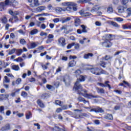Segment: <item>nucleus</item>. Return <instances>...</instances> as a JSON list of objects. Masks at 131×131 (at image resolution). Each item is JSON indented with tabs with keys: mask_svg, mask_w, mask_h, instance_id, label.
Instances as JSON below:
<instances>
[{
	"mask_svg": "<svg viewBox=\"0 0 131 131\" xmlns=\"http://www.w3.org/2000/svg\"><path fill=\"white\" fill-rule=\"evenodd\" d=\"M31 113L29 112V113L27 114L26 115V119H29L30 117H31Z\"/></svg>",
	"mask_w": 131,
	"mask_h": 131,
	"instance_id": "49",
	"label": "nucleus"
},
{
	"mask_svg": "<svg viewBox=\"0 0 131 131\" xmlns=\"http://www.w3.org/2000/svg\"><path fill=\"white\" fill-rule=\"evenodd\" d=\"M31 8H34L37 6H39V3H38V0H34V3L30 4Z\"/></svg>",
	"mask_w": 131,
	"mask_h": 131,
	"instance_id": "11",
	"label": "nucleus"
},
{
	"mask_svg": "<svg viewBox=\"0 0 131 131\" xmlns=\"http://www.w3.org/2000/svg\"><path fill=\"white\" fill-rule=\"evenodd\" d=\"M100 8L98 6H95L93 7L91 10V13H95V12H97V11H99Z\"/></svg>",
	"mask_w": 131,
	"mask_h": 131,
	"instance_id": "26",
	"label": "nucleus"
},
{
	"mask_svg": "<svg viewBox=\"0 0 131 131\" xmlns=\"http://www.w3.org/2000/svg\"><path fill=\"white\" fill-rule=\"evenodd\" d=\"M94 54L93 53H88L84 55V59H90V57H93Z\"/></svg>",
	"mask_w": 131,
	"mask_h": 131,
	"instance_id": "17",
	"label": "nucleus"
},
{
	"mask_svg": "<svg viewBox=\"0 0 131 131\" xmlns=\"http://www.w3.org/2000/svg\"><path fill=\"white\" fill-rule=\"evenodd\" d=\"M21 78H19L16 80L15 83L16 84H20V83H21Z\"/></svg>",
	"mask_w": 131,
	"mask_h": 131,
	"instance_id": "54",
	"label": "nucleus"
},
{
	"mask_svg": "<svg viewBox=\"0 0 131 131\" xmlns=\"http://www.w3.org/2000/svg\"><path fill=\"white\" fill-rule=\"evenodd\" d=\"M114 20H115V21H117V22H122V21H123V19L121 17H115Z\"/></svg>",
	"mask_w": 131,
	"mask_h": 131,
	"instance_id": "36",
	"label": "nucleus"
},
{
	"mask_svg": "<svg viewBox=\"0 0 131 131\" xmlns=\"http://www.w3.org/2000/svg\"><path fill=\"white\" fill-rule=\"evenodd\" d=\"M54 35L53 34H49L48 36V38L49 39H52V40H54Z\"/></svg>",
	"mask_w": 131,
	"mask_h": 131,
	"instance_id": "50",
	"label": "nucleus"
},
{
	"mask_svg": "<svg viewBox=\"0 0 131 131\" xmlns=\"http://www.w3.org/2000/svg\"><path fill=\"white\" fill-rule=\"evenodd\" d=\"M61 71H62V67H58V68L56 69L55 74H57V73H58V72H61Z\"/></svg>",
	"mask_w": 131,
	"mask_h": 131,
	"instance_id": "47",
	"label": "nucleus"
},
{
	"mask_svg": "<svg viewBox=\"0 0 131 131\" xmlns=\"http://www.w3.org/2000/svg\"><path fill=\"white\" fill-rule=\"evenodd\" d=\"M76 65V61L74 60H72L68 63V67H74Z\"/></svg>",
	"mask_w": 131,
	"mask_h": 131,
	"instance_id": "12",
	"label": "nucleus"
},
{
	"mask_svg": "<svg viewBox=\"0 0 131 131\" xmlns=\"http://www.w3.org/2000/svg\"><path fill=\"white\" fill-rule=\"evenodd\" d=\"M37 103L38 105L39 106V107H40L41 108H43V107H45V104H43L42 101H41V100L38 99L37 101Z\"/></svg>",
	"mask_w": 131,
	"mask_h": 131,
	"instance_id": "19",
	"label": "nucleus"
},
{
	"mask_svg": "<svg viewBox=\"0 0 131 131\" xmlns=\"http://www.w3.org/2000/svg\"><path fill=\"white\" fill-rule=\"evenodd\" d=\"M104 59V58H103L102 60ZM112 59V57L110 56V55H106L105 56V57H104V59L106 61H108V60H110Z\"/></svg>",
	"mask_w": 131,
	"mask_h": 131,
	"instance_id": "44",
	"label": "nucleus"
},
{
	"mask_svg": "<svg viewBox=\"0 0 131 131\" xmlns=\"http://www.w3.org/2000/svg\"><path fill=\"white\" fill-rule=\"evenodd\" d=\"M46 86L48 90H53V89H54V86L50 84H47Z\"/></svg>",
	"mask_w": 131,
	"mask_h": 131,
	"instance_id": "57",
	"label": "nucleus"
},
{
	"mask_svg": "<svg viewBox=\"0 0 131 131\" xmlns=\"http://www.w3.org/2000/svg\"><path fill=\"white\" fill-rule=\"evenodd\" d=\"M11 111L10 110H8V111H7L6 113V115L7 116H10V115H11Z\"/></svg>",
	"mask_w": 131,
	"mask_h": 131,
	"instance_id": "64",
	"label": "nucleus"
},
{
	"mask_svg": "<svg viewBox=\"0 0 131 131\" xmlns=\"http://www.w3.org/2000/svg\"><path fill=\"white\" fill-rule=\"evenodd\" d=\"M1 20L2 22V23L6 24L8 22V19H7V17L6 16H4V17H2L1 18Z\"/></svg>",
	"mask_w": 131,
	"mask_h": 131,
	"instance_id": "32",
	"label": "nucleus"
},
{
	"mask_svg": "<svg viewBox=\"0 0 131 131\" xmlns=\"http://www.w3.org/2000/svg\"><path fill=\"white\" fill-rule=\"evenodd\" d=\"M128 1L129 0H122V5H124V6H125V5H126V4H127V3H128Z\"/></svg>",
	"mask_w": 131,
	"mask_h": 131,
	"instance_id": "56",
	"label": "nucleus"
},
{
	"mask_svg": "<svg viewBox=\"0 0 131 131\" xmlns=\"http://www.w3.org/2000/svg\"><path fill=\"white\" fill-rule=\"evenodd\" d=\"M40 28L41 29H46V28H47V26H46V25L45 24H42L41 25V26L40 27Z\"/></svg>",
	"mask_w": 131,
	"mask_h": 131,
	"instance_id": "55",
	"label": "nucleus"
},
{
	"mask_svg": "<svg viewBox=\"0 0 131 131\" xmlns=\"http://www.w3.org/2000/svg\"><path fill=\"white\" fill-rule=\"evenodd\" d=\"M67 108H68V107H67V105H66L61 106L62 110H67Z\"/></svg>",
	"mask_w": 131,
	"mask_h": 131,
	"instance_id": "63",
	"label": "nucleus"
},
{
	"mask_svg": "<svg viewBox=\"0 0 131 131\" xmlns=\"http://www.w3.org/2000/svg\"><path fill=\"white\" fill-rule=\"evenodd\" d=\"M104 112V110L102 108L97 107L96 108V113H103Z\"/></svg>",
	"mask_w": 131,
	"mask_h": 131,
	"instance_id": "35",
	"label": "nucleus"
},
{
	"mask_svg": "<svg viewBox=\"0 0 131 131\" xmlns=\"http://www.w3.org/2000/svg\"><path fill=\"white\" fill-rule=\"evenodd\" d=\"M73 91H78V93H80V92H81L82 90V86L79 83V81L77 80L74 86V88H73Z\"/></svg>",
	"mask_w": 131,
	"mask_h": 131,
	"instance_id": "5",
	"label": "nucleus"
},
{
	"mask_svg": "<svg viewBox=\"0 0 131 131\" xmlns=\"http://www.w3.org/2000/svg\"><path fill=\"white\" fill-rule=\"evenodd\" d=\"M80 25V19L77 17L75 18V26L77 27Z\"/></svg>",
	"mask_w": 131,
	"mask_h": 131,
	"instance_id": "13",
	"label": "nucleus"
},
{
	"mask_svg": "<svg viewBox=\"0 0 131 131\" xmlns=\"http://www.w3.org/2000/svg\"><path fill=\"white\" fill-rule=\"evenodd\" d=\"M55 104L56 105H59V106H62L63 102H61L60 100H56Z\"/></svg>",
	"mask_w": 131,
	"mask_h": 131,
	"instance_id": "40",
	"label": "nucleus"
},
{
	"mask_svg": "<svg viewBox=\"0 0 131 131\" xmlns=\"http://www.w3.org/2000/svg\"><path fill=\"white\" fill-rule=\"evenodd\" d=\"M99 65H100V66H102V67H103V68L106 67V63L103 60H100Z\"/></svg>",
	"mask_w": 131,
	"mask_h": 131,
	"instance_id": "33",
	"label": "nucleus"
},
{
	"mask_svg": "<svg viewBox=\"0 0 131 131\" xmlns=\"http://www.w3.org/2000/svg\"><path fill=\"white\" fill-rule=\"evenodd\" d=\"M81 27L82 28V32H86V27H85V26L84 25H81Z\"/></svg>",
	"mask_w": 131,
	"mask_h": 131,
	"instance_id": "48",
	"label": "nucleus"
},
{
	"mask_svg": "<svg viewBox=\"0 0 131 131\" xmlns=\"http://www.w3.org/2000/svg\"><path fill=\"white\" fill-rule=\"evenodd\" d=\"M0 113L5 114V108L4 106H0Z\"/></svg>",
	"mask_w": 131,
	"mask_h": 131,
	"instance_id": "43",
	"label": "nucleus"
},
{
	"mask_svg": "<svg viewBox=\"0 0 131 131\" xmlns=\"http://www.w3.org/2000/svg\"><path fill=\"white\" fill-rule=\"evenodd\" d=\"M16 52L17 56H20L22 53H23V50L22 49H16Z\"/></svg>",
	"mask_w": 131,
	"mask_h": 131,
	"instance_id": "30",
	"label": "nucleus"
},
{
	"mask_svg": "<svg viewBox=\"0 0 131 131\" xmlns=\"http://www.w3.org/2000/svg\"><path fill=\"white\" fill-rule=\"evenodd\" d=\"M61 60L62 61H67L68 60V57H67V56H62V57L61 58Z\"/></svg>",
	"mask_w": 131,
	"mask_h": 131,
	"instance_id": "62",
	"label": "nucleus"
},
{
	"mask_svg": "<svg viewBox=\"0 0 131 131\" xmlns=\"http://www.w3.org/2000/svg\"><path fill=\"white\" fill-rule=\"evenodd\" d=\"M38 33V30L35 29L32 30L30 32V34H31V35H34V34H36Z\"/></svg>",
	"mask_w": 131,
	"mask_h": 131,
	"instance_id": "24",
	"label": "nucleus"
},
{
	"mask_svg": "<svg viewBox=\"0 0 131 131\" xmlns=\"http://www.w3.org/2000/svg\"><path fill=\"white\" fill-rule=\"evenodd\" d=\"M78 95L80 96H83L84 98H87L88 99H94L95 98H98V96H94L92 94H88L86 90H82L80 92H78Z\"/></svg>",
	"mask_w": 131,
	"mask_h": 131,
	"instance_id": "2",
	"label": "nucleus"
},
{
	"mask_svg": "<svg viewBox=\"0 0 131 131\" xmlns=\"http://www.w3.org/2000/svg\"><path fill=\"white\" fill-rule=\"evenodd\" d=\"M111 25H112L114 27H119V25L115 21H111Z\"/></svg>",
	"mask_w": 131,
	"mask_h": 131,
	"instance_id": "38",
	"label": "nucleus"
},
{
	"mask_svg": "<svg viewBox=\"0 0 131 131\" xmlns=\"http://www.w3.org/2000/svg\"><path fill=\"white\" fill-rule=\"evenodd\" d=\"M10 82V79L7 76H5L3 80V83H9Z\"/></svg>",
	"mask_w": 131,
	"mask_h": 131,
	"instance_id": "29",
	"label": "nucleus"
},
{
	"mask_svg": "<svg viewBox=\"0 0 131 131\" xmlns=\"http://www.w3.org/2000/svg\"><path fill=\"white\" fill-rule=\"evenodd\" d=\"M7 66H9V63H8V62H4L3 64V68H6Z\"/></svg>",
	"mask_w": 131,
	"mask_h": 131,
	"instance_id": "60",
	"label": "nucleus"
},
{
	"mask_svg": "<svg viewBox=\"0 0 131 131\" xmlns=\"http://www.w3.org/2000/svg\"><path fill=\"white\" fill-rule=\"evenodd\" d=\"M90 16H92V14L90 12H86L84 14V17H89Z\"/></svg>",
	"mask_w": 131,
	"mask_h": 131,
	"instance_id": "58",
	"label": "nucleus"
},
{
	"mask_svg": "<svg viewBox=\"0 0 131 131\" xmlns=\"http://www.w3.org/2000/svg\"><path fill=\"white\" fill-rule=\"evenodd\" d=\"M73 117L76 119H81V115L80 114L79 115L77 114H74L73 115Z\"/></svg>",
	"mask_w": 131,
	"mask_h": 131,
	"instance_id": "25",
	"label": "nucleus"
},
{
	"mask_svg": "<svg viewBox=\"0 0 131 131\" xmlns=\"http://www.w3.org/2000/svg\"><path fill=\"white\" fill-rule=\"evenodd\" d=\"M8 5H12V2H9L8 0H6L5 2H2L0 3V12H2L4 10V7Z\"/></svg>",
	"mask_w": 131,
	"mask_h": 131,
	"instance_id": "6",
	"label": "nucleus"
},
{
	"mask_svg": "<svg viewBox=\"0 0 131 131\" xmlns=\"http://www.w3.org/2000/svg\"><path fill=\"white\" fill-rule=\"evenodd\" d=\"M45 9H46V7H45V6H40L37 8L36 10H37V12H40L42 11H44Z\"/></svg>",
	"mask_w": 131,
	"mask_h": 131,
	"instance_id": "22",
	"label": "nucleus"
},
{
	"mask_svg": "<svg viewBox=\"0 0 131 131\" xmlns=\"http://www.w3.org/2000/svg\"><path fill=\"white\" fill-rule=\"evenodd\" d=\"M20 45H26V41H25V39H20L19 41Z\"/></svg>",
	"mask_w": 131,
	"mask_h": 131,
	"instance_id": "46",
	"label": "nucleus"
},
{
	"mask_svg": "<svg viewBox=\"0 0 131 131\" xmlns=\"http://www.w3.org/2000/svg\"><path fill=\"white\" fill-rule=\"evenodd\" d=\"M70 26H63L61 27V30H68V32H71V31H72V30H69V28H70Z\"/></svg>",
	"mask_w": 131,
	"mask_h": 131,
	"instance_id": "20",
	"label": "nucleus"
},
{
	"mask_svg": "<svg viewBox=\"0 0 131 131\" xmlns=\"http://www.w3.org/2000/svg\"><path fill=\"white\" fill-rule=\"evenodd\" d=\"M105 119H108L110 120H112L113 119V116L111 114H107V115L105 117Z\"/></svg>",
	"mask_w": 131,
	"mask_h": 131,
	"instance_id": "28",
	"label": "nucleus"
},
{
	"mask_svg": "<svg viewBox=\"0 0 131 131\" xmlns=\"http://www.w3.org/2000/svg\"><path fill=\"white\" fill-rule=\"evenodd\" d=\"M102 46L104 47V48H110L112 46V43L109 40H106L102 43Z\"/></svg>",
	"mask_w": 131,
	"mask_h": 131,
	"instance_id": "8",
	"label": "nucleus"
},
{
	"mask_svg": "<svg viewBox=\"0 0 131 131\" xmlns=\"http://www.w3.org/2000/svg\"><path fill=\"white\" fill-rule=\"evenodd\" d=\"M21 96L23 98H27L28 97V94H27L25 91H23L21 92Z\"/></svg>",
	"mask_w": 131,
	"mask_h": 131,
	"instance_id": "34",
	"label": "nucleus"
},
{
	"mask_svg": "<svg viewBox=\"0 0 131 131\" xmlns=\"http://www.w3.org/2000/svg\"><path fill=\"white\" fill-rule=\"evenodd\" d=\"M16 49L14 48L10 50L9 52V55H13V54H15V52H16Z\"/></svg>",
	"mask_w": 131,
	"mask_h": 131,
	"instance_id": "41",
	"label": "nucleus"
},
{
	"mask_svg": "<svg viewBox=\"0 0 131 131\" xmlns=\"http://www.w3.org/2000/svg\"><path fill=\"white\" fill-rule=\"evenodd\" d=\"M95 25L96 26H98V27H100V26H102V23H101V22L100 21H96L95 22Z\"/></svg>",
	"mask_w": 131,
	"mask_h": 131,
	"instance_id": "59",
	"label": "nucleus"
},
{
	"mask_svg": "<svg viewBox=\"0 0 131 131\" xmlns=\"http://www.w3.org/2000/svg\"><path fill=\"white\" fill-rule=\"evenodd\" d=\"M71 20V18L70 17H68L67 18H63L61 20V23H62V24H64V23H67V22H68Z\"/></svg>",
	"mask_w": 131,
	"mask_h": 131,
	"instance_id": "14",
	"label": "nucleus"
},
{
	"mask_svg": "<svg viewBox=\"0 0 131 131\" xmlns=\"http://www.w3.org/2000/svg\"><path fill=\"white\" fill-rule=\"evenodd\" d=\"M1 129L2 131L10 130V129H11V127L10 126V124H7L6 125L2 127Z\"/></svg>",
	"mask_w": 131,
	"mask_h": 131,
	"instance_id": "10",
	"label": "nucleus"
},
{
	"mask_svg": "<svg viewBox=\"0 0 131 131\" xmlns=\"http://www.w3.org/2000/svg\"><path fill=\"white\" fill-rule=\"evenodd\" d=\"M13 61L15 62H22V61H23V59L22 57H18L17 59H14Z\"/></svg>",
	"mask_w": 131,
	"mask_h": 131,
	"instance_id": "45",
	"label": "nucleus"
},
{
	"mask_svg": "<svg viewBox=\"0 0 131 131\" xmlns=\"http://www.w3.org/2000/svg\"><path fill=\"white\" fill-rule=\"evenodd\" d=\"M48 35V33L45 32H41L40 33V36H47Z\"/></svg>",
	"mask_w": 131,
	"mask_h": 131,
	"instance_id": "51",
	"label": "nucleus"
},
{
	"mask_svg": "<svg viewBox=\"0 0 131 131\" xmlns=\"http://www.w3.org/2000/svg\"><path fill=\"white\" fill-rule=\"evenodd\" d=\"M31 49H35V48H36L37 46H38V42H33L31 43Z\"/></svg>",
	"mask_w": 131,
	"mask_h": 131,
	"instance_id": "16",
	"label": "nucleus"
},
{
	"mask_svg": "<svg viewBox=\"0 0 131 131\" xmlns=\"http://www.w3.org/2000/svg\"><path fill=\"white\" fill-rule=\"evenodd\" d=\"M62 6L67 7L66 8H63L64 12L68 11V12H72V11H77V5L73 2H64L62 4Z\"/></svg>",
	"mask_w": 131,
	"mask_h": 131,
	"instance_id": "1",
	"label": "nucleus"
},
{
	"mask_svg": "<svg viewBox=\"0 0 131 131\" xmlns=\"http://www.w3.org/2000/svg\"><path fill=\"white\" fill-rule=\"evenodd\" d=\"M84 76H80V77H79V80H78L79 82L80 81H84Z\"/></svg>",
	"mask_w": 131,
	"mask_h": 131,
	"instance_id": "53",
	"label": "nucleus"
},
{
	"mask_svg": "<svg viewBox=\"0 0 131 131\" xmlns=\"http://www.w3.org/2000/svg\"><path fill=\"white\" fill-rule=\"evenodd\" d=\"M96 91H97V93H98L99 94H104V93H105L104 89H100L99 88H96Z\"/></svg>",
	"mask_w": 131,
	"mask_h": 131,
	"instance_id": "27",
	"label": "nucleus"
},
{
	"mask_svg": "<svg viewBox=\"0 0 131 131\" xmlns=\"http://www.w3.org/2000/svg\"><path fill=\"white\" fill-rule=\"evenodd\" d=\"M90 70L91 73L95 74V75H101V74H105V71L101 70L98 68H92L89 69Z\"/></svg>",
	"mask_w": 131,
	"mask_h": 131,
	"instance_id": "3",
	"label": "nucleus"
},
{
	"mask_svg": "<svg viewBox=\"0 0 131 131\" xmlns=\"http://www.w3.org/2000/svg\"><path fill=\"white\" fill-rule=\"evenodd\" d=\"M62 11V12H65V9L61 7H57L55 8V11L56 12V13H61Z\"/></svg>",
	"mask_w": 131,
	"mask_h": 131,
	"instance_id": "15",
	"label": "nucleus"
},
{
	"mask_svg": "<svg viewBox=\"0 0 131 131\" xmlns=\"http://www.w3.org/2000/svg\"><path fill=\"white\" fill-rule=\"evenodd\" d=\"M60 81H63L66 85H70V77L66 75L65 76H59V79Z\"/></svg>",
	"mask_w": 131,
	"mask_h": 131,
	"instance_id": "4",
	"label": "nucleus"
},
{
	"mask_svg": "<svg viewBox=\"0 0 131 131\" xmlns=\"http://www.w3.org/2000/svg\"><path fill=\"white\" fill-rule=\"evenodd\" d=\"M52 41H54V40L51 39H49V38H48L47 40H46V43H51Z\"/></svg>",
	"mask_w": 131,
	"mask_h": 131,
	"instance_id": "61",
	"label": "nucleus"
},
{
	"mask_svg": "<svg viewBox=\"0 0 131 131\" xmlns=\"http://www.w3.org/2000/svg\"><path fill=\"white\" fill-rule=\"evenodd\" d=\"M81 73V71H80V70H77V71H76L75 72V74H76V76H79V75Z\"/></svg>",
	"mask_w": 131,
	"mask_h": 131,
	"instance_id": "42",
	"label": "nucleus"
},
{
	"mask_svg": "<svg viewBox=\"0 0 131 131\" xmlns=\"http://www.w3.org/2000/svg\"><path fill=\"white\" fill-rule=\"evenodd\" d=\"M11 68L15 71H18V70H20V67H19L18 65H13L11 67Z\"/></svg>",
	"mask_w": 131,
	"mask_h": 131,
	"instance_id": "18",
	"label": "nucleus"
},
{
	"mask_svg": "<svg viewBox=\"0 0 131 131\" xmlns=\"http://www.w3.org/2000/svg\"><path fill=\"white\" fill-rule=\"evenodd\" d=\"M74 45H75L74 43L69 44L67 48L68 49H71L72 48V47H73L74 46Z\"/></svg>",
	"mask_w": 131,
	"mask_h": 131,
	"instance_id": "52",
	"label": "nucleus"
},
{
	"mask_svg": "<svg viewBox=\"0 0 131 131\" xmlns=\"http://www.w3.org/2000/svg\"><path fill=\"white\" fill-rule=\"evenodd\" d=\"M123 29H131V25L126 24L122 25Z\"/></svg>",
	"mask_w": 131,
	"mask_h": 131,
	"instance_id": "21",
	"label": "nucleus"
},
{
	"mask_svg": "<svg viewBox=\"0 0 131 131\" xmlns=\"http://www.w3.org/2000/svg\"><path fill=\"white\" fill-rule=\"evenodd\" d=\"M58 46L60 47H65L66 46V40L63 37L58 39Z\"/></svg>",
	"mask_w": 131,
	"mask_h": 131,
	"instance_id": "7",
	"label": "nucleus"
},
{
	"mask_svg": "<svg viewBox=\"0 0 131 131\" xmlns=\"http://www.w3.org/2000/svg\"><path fill=\"white\" fill-rule=\"evenodd\" d=\"M107 13L108 14H112L113 13V8L112 6H110L107 9Z\"/></svg>",
	"mask_w": 131,
	"mask_h": 131,
	"instance_id": "23",
	"label": "nucleus"
},
{
	"mask_svg": "<svg viewBox=\"0 0 131 131\" xmlns=\"http://www.w3.org/2000/svg\"><path fill=\"white\" fill-rule=\"evenodd\" d=\"M54 129L56 130V131H66L64 129H61L60 128V127L57 126H55Z\"/></svg>",
	"mask_w": 131,
	"mask_h": 131,
	"instance_id": "39",
	"label": "nucleus"
},
{
	"mask_svg": "<svg viewBox=\"0 0 131 131\" xmlns=\"http://www.w3.org/2000/svg\"><path fill=\"white\" fill-rule=\"evenodd\" d=\"M49 63H47L46 64H44L43 63H41V66L43 69V70H46L47 69H48V65H49Z\"/></svg>",
	"mask_w": 131,
	"mask_h": 131,
	"instance_id": "31",
	"label": "nucleus"
},
{
	"mask_svg": "<svg viewBox=\"0 0 131 131\" xmlns=\"http://www.w3.org/2000/svg\"><path fill=\"white\" fill-rule=\"evenodd\" d=\"M80 114L81 119L83 118V117H89V115L85 113H81Z\"/></svg>",
	"mask_w": 131,
	"mask_h": 131,
	"instance_id": "37",
	"label": "nucleus"
},
{
	"mask_svg": "<svg viewBox=\"0 0 131 131\" xmlns=\"http://www.w3.org/2000/svg\"><path fill=\"white\" fill-rule=\"evenodd\" d=\"M109 82H110L109 81H106L105 82V84L102 83H98V84L99 85H100V86H102V88L107 87V88H108V89H111V86L110 85V84H108Z\"/></svg>",
	"mask_w": 131,
	"mask_h": 131,
	"instance_id": "9",
	"label": "nucleus"
}]
</instances>
